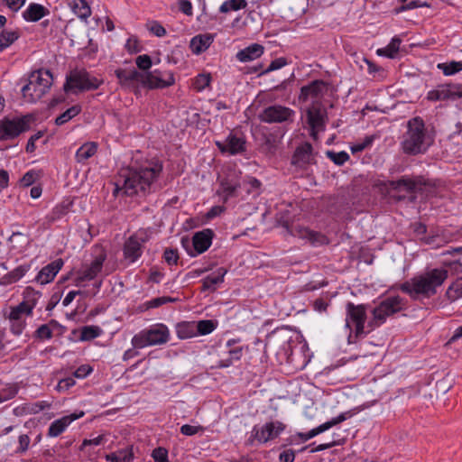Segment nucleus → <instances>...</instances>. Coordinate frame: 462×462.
<instances>
[{
	"label": "nucleus",
	"instance_id": "nucleus-1",
	"mask_svg": "<svg viewBox=\"0 0 462 462\" xmlns=\"http://www.w3.org/2000/svg\"><path fill=\"white\" fill-rule=\"evenodd\" d=\"M162 171V162H152L148 166L133 168L128 167L120 171V178L123 179L125 194L127 196L146 195L155 191V180ZM121 189L116 184L114 194L116 195Z\"/></svg>",
	"mask_w": 462,
	"mask_h": 462
},
{
	"label": "nucleus",
	"instance_id": "nucleus-2",
	"mask_svg": "<svg viewBox=\"0 0 462 462\" xmlns=\"http://www.w3.org/2000/svg\"><path fill=\"white\" fill-rule=\"evenodd\" d=\"M115 75L123 88L133 91L135 95L140 94V87L150 89L164 88L174 84V78L171 73L163 75L160 70L154 69L149 72H139L131 65L128 68H118Z\"/></svg>",
	"mask_w": 462,
	"mask_h": 462
},
{
	"label": "nucleus",
	"instance_id": "nucleus-3",
	"mask_svg": "<svg viewBox=\"0 0 462 462\" xmlns=\"http://www.w3.org/2000/svg\"><path fill=\"white\" fill-rule=\"evenodd\" d=\"M448 273L446 269L434 268L414 276L401 285V290L416 300L419 296L430 298L436 294L437 288L447 280Z\"/></svg>",
	"mask_w": 462,
	"mask_h": 462
},
{
	"label": "nucleus",
	"instance_id": "nucleus-4",
	"mask_svg": "<svg viewBox=\"0 0 462 462\" xmlns=\"http://www.w3.org/2000/svg\"><path fill=\"white\" fill-rule=\"evenodd\" d=\"M407 132L402 141V149L407 154H418L424 152L430 145L426 135V129L423 120L416 116L409 120Z\"/></svg>",
	"mask_w": 462,
	"mask_h": 462
},
{
	"label": "nucleus",
	"instance_id": "nucleus-5",
	"mask_svg": "<svg viewBox=\"0 0 462 462\" xmlns=\"http://www.w3.org/2000/svg\"><path fill=\"white\" fill-rule=\"evenodd\" d=\"M52 84V76L49 70L32 71L28 83L23 87L22 93L26 101L33 103L41 99Z\"/></svg>",
	"mask_w": 462,
	"mask_h": 462
},
{
	"label": "nucleus",
	"instance_id": "nucleus-6",
	"mask_svg": "<svg viewBox=\"0 0 462 462\" xmlns=\"http://www.w3.org/2000/svg\"><path fill=\"white\" fill-rule=\"evenodd\" d=\"M102 80L92 76L84 69H76L66 77L63 86L65 92L77 93L78 91H88L98 88Z\"/></svg>",
	"mask_w": 462,
	"mask_h": 462
},
{
	"label": "nucleus",
	"instance_id": "nucleus-7",
	"mask_svg": "<svg viewBox=\"0 0 462 462\" xmlns=\"http://www.w3.org/2000/svg\"><path fill=\"white\" fill-rule=\"evenodd\" d=\"M170 331L163 324H156L148 329H143L132 338L134 348H143L149 346L162 345L168 342Z\"/></svg>",
	"mask_w": 462,
	"mask_h": 462
},
{
	"label": "nucleus",
	"instance_id": "nucleus-8",
	"mask_svg": "<svg viewBox=\"0 0 462 462\" xmlns=\"http://www.w3.org/2000/svg\"><path fill=\"white\" fill-rule=\"evenodd\" d=\"M405 308V300L400 296H390L382 300L372 311L373 319L368 326L371 330L383 324L388 317L400 312Z\"/></svg>",
	"mask_w": 462,
	"mask_h": 462
},
{
	"label": "nucleus",
	"instance_id": "nucleus-9",
	"mask_svg": "<svg viewBox=\"0 0 462 462\" xmlns=\"http://www.w3.org/2000/svg\"><path fill=\"white\" fill-rule=\"evenodd\" d=\"M32 116H24L21 118H4L0 121V139L9 140L17 137L20 134L30 128Z\"/></svg>",
	"mask_w": 462,
	"mask_h": 462
},
{
	"label": "nucleus",
	"instance_id": "nucleus-10",
	"mask_svg": "<svg viewBox=\"0 0 462 462\" xmlns=\"http://www.w3.org/2000/svg\"><path fill=\"white\" fill-rule=\"evenodd\" d=\"M24 300L15 307H12L9 313V319H26L32 316V310L36 306V302L40 298V292L34 291L31 287H27L23 292Z\"/></svg>",
	"mask_w": 462,
	"mask_h": 462
},
{
	"label": "nucleus",
	"instance_id": "nucleus-11",
	"mask_svg": "<svg viewBox=\"0 0 462 462\" xmlns=\"http://www.w3.org/2000/svg\"><path fill=\"white\" fill-rule=\"evenodd\" d=\"M94 259L87 264L79 273L76 278V285H80L85 281H90L97 277L101 272L103 263L106 259V250L101 246H96L94 249Z\"/></svg>",
	"mask_w": 462,
	"mask_h": 462
},
{
	"label": "nucleus",
	"instance_id": "nucleus-12",
	"mask_svg": "<svg viewBox=\"0 0 462 462\" xmlns=\"http://www.w3.org/2000/svg\"><path fill=\"white\" fill-rule=\"evenodd\" d=\"M286 429V425L280 420H272L262 426H254L252 437L259 443H266L277 439Z\"/></svg>",
	"mask_w": 462,
	"mask_h": 462
},
{
	"label": "nucleus",
	"instance_id": "nucleus-13",
	"mask_svg": "<svg viewBox=\"0 0 462 462\" xmlns=\"http://www.w3.org/2000/svg\"><path fill=\"white\" fill-rule=\"evenodd\" d=\"M213 233H194L191 241L188 237L181 238L182 246L190 256L206 252L212 244Z\"/></svg>",
	"mask_w": 462,
	"mask_h": 462
},
{
	"label": "nucleus",
	"instance_id": "nucleus-14",
	"mask_svg": "<svg viewBox=\"0 0 462 462\" xmlns=\"http://www.w3.org/2000/svg\"><path fill=\"white\" fill-rule=\"evenodd\" d=\"M346 327L350 328V322L355 325L356 336L359 337L365 333V323L366 320V306L364 304L355 305L347 302L346 305Z\"/></svg>",
	"mask_w": 462,
	"mask_h": 462
},
{
	"label": "nucleus",
	"instance_id": "nucleus-15",
	"mask_svg": "<svg viewBox=\"0 0 462 462\" xmlns=\"http://www.w3.org/2000/svg\"><path fill=\"white\" fill-rule=\"evenodd\" d=\"M425 183L420 179H413L408 177H402L397 180H390L388 187L394 190H405L411 195L408 199L410 202H414L416 199V193H421L424 189Z\"/></svg>",
	"mask_w": 462,
	"mask_h": 462
},
{
	"label": "nucleus",
	"instance_id": "nucleus-16",
	"mask_svg": "<svg viewBox=\"0 0 462 462\" xmlns=\"http://www.w3.org/2000/svg\"><path fill=\"white\" fill-rule=\"evenodd\" d=\"M294 112L289 107L274 105L264 108L259 118L269 124L282 123L290 120Z\"/></svg>",
	"mask_w": 462,
	"mask_h": 462
},
{
	"label": "nucleus",
	"instance_id": "nucleus-17",
	"mask_svg": "<svg viewBox=\"0 0 462 462\" xmlns=\"http://www.w3.org/2000/svg\"><path fill=\"white\" fill-rule=\"evenodd\" d=\"M351 416H352V414L350 411L343 412V413L339 414L338 416L332 418L330 420L318 426L317 428L312 429L311 430H310L308 432L298 433V437L301 440L307 441V440L314 438L315 436L329 430L330 428L345 421L346 419L350 418Z\"/></svg>",
	"mask_w": 462,
	"mask_h": 462
},
{
	"label": "nucleus",
	"instance_id": "nucleus-18",
	"mask_svg": "<svg viewBox=\"0 0 462 462\" xmlns=\"http://www.w3.org/2000/svg\"><path fill=\"white\" fill-rule=\"evenodd\" d=\"M145 239H139L136 235L131 236L125 243L124 257L130 263H134L143 254V244Z\"/></svg>",
	"mask_w": 462,
	"mask_h": 462
},
{
	"label": "nucleus",
	"instance_id": "nucleus-19",
	"mask_svg": "<svg viewBox=\"0 0 462 462\" xmlns=\"http://www.w3.org/2000/svg\"><path fill=\"white\" fill-rule=\"evenodd\" d=\"M312 150V145L310 143H305L299 146L294 152L291 163L300 168H305L307 165L314 163Z\"/></svg>",
	"mask_w": 462,
	"mask_h": 462
},
{
	"label": "nucleus",
	"instance_id": "nucleus-20",
	"mask_svg": "<svg viewBox=\"0 0 462 462\" xmlns=\"http://www.w3.org/2000/svg\"><path fill=\"white\" fill-rule=\"evenodd\" d=\"M308 124L312 130V135L315 136V131H321L325 126L326 112L319 106H312L307 111Z\"/></svg>",
	"mask_w": 462,
	"mask_h": 462
},
{
	"label": "nucleus",
	"instance_id": "nucleus-21",
	"mask_svg": "<svg viewBox=\"0 0 462 462\" xmlns=\"http://www.w3.org/2000/svg\"><path fill=\"white\" fill-rule=\"evenodd\" d=\"M63 260L59 258L44 266L37 274L36 281L41 284H47L52 282L63 266Z\"/></svg>",
	"mask_w": 462,
	"mask_h": 462
},
{
	"label": "nucleus",
	"instance_id": "nucleus-22",
	"mask_svg": "<svg viewBox=\"0 0 462 462\" xmlns=\"http://www.w3.org/2000/svg\"><path fill=\"white\" fill-rule=\"evenodd\" d=\"M83 415L84 412L81 411L79 414L72 413L54 420L49 427L48 436L52 438L58 437L73 420L82 417Z\"/></svg>",
	"mask_w": 462,
	"mask_h": 462
},
{
	"label": "nucleus",
	"instance_id": "nucleus-23",
	"mask_svg": "<svg viewBox=\"0 0 462 462\" xmlns=\"http://www.w3.org/2000/svg\"><path fill=\"white\" fill-rule=\"evenodd\" d=\"M245 143L244 139L232 134L223 143L217 142V145L222 152H228L231 154L243 152L245 150Z\"/></svg>",
	"mask_w": 462,
	"mask_h": 462
},
{
	"label": "nucleus",
	"instance_id": "nucleus-24",
	"mask_svg": "<svg viewBox=\"0 0 462 462\" xmlns=\"http://www.w3.org/2000/svg\"><path fill=\"white\" fill-rule=\"evenodd\" d=\"M328 90L327 84L323 80H314L300 89V97L307 99L309 97H318Z\"/></svg>",
	"mask_w": 462,
	"mask_h": 462
},
{
	"label": "nucleus",
	"instance_id": "nucleus-25",
	"mask_svg": "<svg viewBox=\"0 0 462 462\" xmlns=\"http://www.w3.org/2000/svg\"><path fill=\"white\" fill-rule=\"evenodd\" d=\"M49 10L43 5L36 3L29 5L28 8L23 13V17L28 22H38L42 17L49 14Z\"/></svg>",
	"mask_w": 462,
	"mask_h": 462
},
{
	"label": "nucleus",
	"instance_id": "nucleus-26",
	"mask_svg": "<svg viewBox=\"0 0 462 462\" xmlns=\"http://www.w3.org/2000/svg\"><path fill=\"white\" fill-rule=\"evenodd\" d=\"M227 270L221 267L217 270V274H210L202 280V291H216V285L224 282Z\"/></svg>",
	"mask_w": 462,
	"mask_h": 462
},
{
	"label": "nucleus",
	"instance_id": "nucleus-27",
	"mask_svg": "<svg viewBox=\"0 0 462 462\" xmlns=\"http://www.w3.org/2000/svg\"><path fill=\"white\" fill-rule=\"evenodd\" d=\"M441 100H456L462 97V85L446 84L439 86Z\"/></svg>",
	"mask_w": 462,
	"mask_h": 462
},
{
	"label": "nucleus",
	"instance_id": "nucleus-28",
	"mask_svg": "<svg viewBox=\"0 0 462 462\" xmlns=\"http://www.w3.org/2000/svg\"><path fill=\"white\" fill-rule=\"evenodd\" d=\"M263 53V47L261 44L254 43L237 52L236 58L242 62H246L259 58Z\"/></svg>",
	"mask_w": 462,
	"mask_h": 462
},
{
	"label": "nucleus",
	"instance_id": "nucleus-29",
	"mask_svg": "<svg viewBox=\"0 0 462 462\" xmlns=\"http://www.w3.org/2000/svg\"><path fill=\"white\" fill-rule=\"evenodd\" d=\"M213 42L211 34H199L193 37L190 41V48L195 54H200L205 51Z\"/></svg>",
	"mask_w": 462,
	"mask_h": 462
},
{
	"label": "nucleus",
	"instance_id": "nucleus-30",
	"mask_svg": "<svg viewBox=\"0 0 462 462\" xmlns=\"http://www.w3.org/2000/svg\"><path fill=\"white\" fill-rule=\"evenodd\" d=\"M97 150V144L94 142L86 143L79 147L76 152V160L78 162H84L92 157Z\"/></svg>",
	"mask_w": 462,
	"mask_h": 462
},
{
	"label": "nucleus",
	"instance_id": "nucleus-31",
	"mask_svg": "<svg viewBox=\"0 0 462 462\" xmlns=\"http://www.w3.org/2000/svg\"><path fill=\"white\" fill-rule=\"evenodd\" d=\"M177 336L181 339L190 338L197 336L196 322H181L176 328Z\"/></svg>",
	"mask_w": 462,
	"mask_h": 462
},
{
	"label": "nucleus",
	"instance_id": "nucleus-32",
	"mask_svg": "<svg viewBox=\"0 0 462 462\" xmlns=\"http://www.w3.org/2000/svg\"><path fill=\"white\" fill-rule=\"evenodd\" d=\"M447 298L450 301H455L462 298V276L457 277L448 288L446 291Z\"/></svg>",
	"mask_w": 462,
	"mask_h": 462
},
{
	"label": "nucleus",
	"instance_id": "nucleus-33",
	"mask_svg": "<svg viewBox=\"0 0 462 462\" xmlns=\"http://www.w3.org/2000/svg\"><path fill=\"white\" fill-rule=\"evenodd\" d=\"M402 41L400 38L394 37L391 42L384 48L378 49L377 54L379 56H385L388 58H394L400 49Z\"/></svg>",
	"mask_w": 462,
	"mask_h": 462
},
{
	"label": "nucleus",
	"instance_id": "nucleus-34",
	"mask_svg": "<svg viewBox=\"0 0 462 462\" xmlns=\"http://www.w3.org/2000/svg\"><path fill=\"white\" fill-rule=\"evenodd\" d=\"M133 457L134 454L131 448H123L106 456V459L113 462H130Z\"/></svg>",
	"mask_w": 462,
	"mask_h": 462
},
{
	"label": "nucleus",
	"instance_id": "nucleus-35",
	"mask_svg": "<svg viewBox=\"0 0 462 462\" xmlns=\"http://www.w3.org/2000/svg\"><path fill=\"white\" fill-rule=\"evenodd\" d=\"M80 106H72L55 119V124L57 125H62L65 123L69 122L73 117H75L76 116H78L80 113Z\"/></svg>",
	"mask_w": 462,
	"mask_h": 462
},
{
	"label": "nucleus",
	"instance_id": "nucleus-36",
	"mask_svg": "<svg viewBox=\"0 0 462 462\" xmlns=\"http://www.w3.org/2000/svg\"><path fill=\"white\" fill-rule=\"evenodd\" d=\"M462 252V247H457L452 250V253ZM444 264L448 266L450 272L457 277L462 276V254L451 262H444Z\"/></svg>",
	"mask_w": 462,
	"mask_h": 462
},
{
	"label": "nucleus",
	"instance_id": "nucleus-37",
	"mask_svg": "<svg viewBox=\"0 0 462 462\" xmlns=\"http://www.w3.org/2000/svg\"><path fill=\"white\" fill-rule=\"evenodd\" d=\"M246 5L245 0H227L221 5L219 11L220 13L226 14L230 11H238L245 8Z\"/></svg>",
	"mask_w": 462,
	"mask_h": 462
},
{
	"label": "nucleus",
	"instance_id": "nucleus-38",
	"mask_svg": "<svg viewBox=\"0 0 462 462\" xmlns=\"http://www.w3.org/2000/svg\"><path fill=\"white\" fill-rule=\"evenodd\" d=\"M19 38V33L15 31H2L0 32V51L9 47Z\"/></svg>",
	"mask_w": 462,
	"mask_h": 462
},
{
	"label": "nucleus",
	"instance_id": "nucleus-39",
	"mask_svg": "<svg viewBox=\"0 0 462 462\" xmlns=\"http://www.w3.org/2000/svg\"><path fill=\"white\" fill-rule=\"evenodd\" d=\"M243 354L242 347H236L229 351V357L226 359H222L217 365L218 368H225L232 365L234 361H238L241 359Z\"/></svg>",
	"mask_w": 462,
	"mask_h": 462
},
{
	"label": "nucleus",
	"instance_id": "nucleus-40",
	"mask_svg": "<svg viewBox=\"0 0 462 462\" xmlns=\"http://www.w3.org/2000/svg\"><path fill=\"white\" fill-rule=\"evenodd\" d=\"M74 13L81 19L86 20L91 14V9L86 0H75L73 5Z\"/></svg>",
	"mask_w": 462,
	"mask_h": 462
},
{
	"label": "nucleus",
	"instance_id": "nucleus-41",
	"mask_svg": "<svg viewBox=\"0 0 462 462\" xmlns=\"http://www.w3.org/2000/svg\"><path fill=\"white\" fill-rule=\"evenodd\" d=\"M101 333L102 329L97 326H86L81 328L80 339L88 341L99 337Z\"/></svg>",
	"mask_w": 462,
	"mask_h": 462
},
{
	"label": "nucleus",
	"instance_id": "nucleus-42",
	"mask_svg": "<svg viewBox=\"0 0 462 462\" xmlns=\"http://www.w3.org/2000/svg\"><path fill=\"white\" fill-rule=\"evenodd\" d=\"M302 239H305L312 245H321L328 243V237L324 233H303Z\"/></svg>",
	"mask_w": 462,
	"mask_h": 462
},
{
	"label": "nucleus",
	"instance_id": "nucleus-43",
	"mask_svg": "<svg viewBox=\"0 0 462 462\" xmlns=\"http://www.w3.org/2000/svg\"><path fill=\"white\" fill-rule=\"evenodd\" d=\"M216 328V324L211 319L199 320L196 323V333L200 335H208Z\"/></svg>",
	"mask_w": 462,
	"mask_h": 462
},
{
	"label": "nucleus",
	"instance_id": "nucleus-44",
	"mask_svg": "<svg viewBox=\"0 0 462 462\" xmlns=\"http://www.w3.org/2000/svg\"><path fill=\"white\" fill-rule=\"evenodd\" d=\"M420 239L432 247H439L442 239L439 233H419Z\"/></svg>",
	"mask_w": 462,
	"mask_h": 462
},
{
	"label": "nucleus",
	"instance_id": "nucleus-45",
	"mask_svg": "<svg viewBox=\"0 0 462 462\" xmlns=\"http://www.w3.org/2000/svg\"><path fill=\"white\" fill-rule=\"evenodd\" d=\"M438 67L442 69L445 75H453L462 70V61H451L447 64H439Z\"/></svg>",
	"mask_w": 462,
	"mask_h": 462
},
{
	"label": "nucleus",
	"instance_id": "nucleus-46",
	"mask_svg": "<svg viewBox=\"0 0 462 462\" xmlns=\"http://www.w3.org/2000/svg\"><path fill=\"white\" fill-rule=\"evenodd\" d=\"M327 156L337 165H343L349 160V155L346 152H335L333 151H328Z\"/></svg>",
	"mask_w": 462,
	"mask_h": 462
},
{
	"label": "nucleus",
	"instance_id": "nucleus-47",
	"mask_svg": "<svg viewBox=\"0 0 462 462\" xmlns=\"http://www.w3.org/2000/svg\"><path fill=\"white\" fill-rule=\"evenodd\" d=\"M137 68L142 70L141 72H148L147 70L152 67V59L147 54L139 55L135 60Z\"/></svg>",
	"mask_w": 462,
	"mask_h": 462
},
{
	"label": "nucleus",
	"instance_id": "nucleus-48",
	"mask_svg": "<svg viewBox=\"0 0 462 462\" xmlns=\"http://www.w3.org/2000/svg\"><path fill=\"white\" fill-rule=\"evenodd\" d=\"M211 76L210 74H199L193 82V87L198 91L203 90L206 87H208L210 83Z\"/></svg>",
	"mask_w": 462,
	"mask_h": 462
},
{
	"label": "nucleus",
	"instance_id": "nucleus-49",
	"mask_svg": "<svg viewBox=\"0 0 462 462\" xmlns=\"http://www.w3.org/2000/svg\"><path fill=\"white\" fill-rule=\"evenodd\" d=\"M220 186L223 189V192L226 194L225 199H226L228 197L234 196L236 189L240 188L239 183H231L227 180H221Z\"/></svg>",
	"mask_w": 462,
	"mask_h": 462
},
{
	"label": "nucleus",
	"instance_id": "nucleus-50",
	"mask_svg": "<svg viewBox=\"0 0 462 462\" xmlns=\"http://www.w3.org/2000/svg\"><path fill=\"white\" fill-rule=\"evenodd\" d=\"M163 258L169 265L177 264L179 253L177 249L166 248L163 253Z\"/></svg>",
	"mask_w": 462,
	"mask_h": 462
},
{
	"label": "nucleus",
	"instance_id": "nucleus-51",
	"mask_svg": "<svg viewBox=\"0 0 462 462\" xmlns=\"http://www.w3.org/2000/svg\"><path fill=\"white\" fill-rule=\"evenodd\" d=\"M11 322V331L14 335H21L25 328L26 321L24 319H9Z\"/></svg>",
	"mask_w": 462,
	"mask_h": 462
},
{
	"label": "nucleus",
	"instance_id": "nucleus-52",
	"mask_svg": "<svg viewBox=\"0 0 462 462\" xmlns=\"http://www.w3.org/2000/svg\"><path fill=\"white\" fill-rule=\"evenodd\" d=\"M52 330L47 324L41 325L35 331V336L39 339H50L52 337Z\"/></svg>",
	"mask_w": 462,
	"mask_h": 462
},
{
	"label": "nucleus",
	"instance_id": "nucleus-53",
	"mask_svg": "<svg viewBox=\"0 0 462 462\" xmlns=\"http://www.w3.org/2000/svg\"><path fill=\"white\" fill-rule=\"evenodd\" d=\"M152 457L155 462H169L168 451L164 448H157L152 451Z\"/></svg>",
	"mask_w": 462,
	"mask_h": 462
},
{
	"label": "nucleus",
	"instance_id": "nucleus-54",
	"mask_svg": "<svg viewBox=\"0 0 462 462\" xmlns=\"http://www.w3.org/2000/svg\"><path fill=\"white\" fill-rule=\"evenodd\" d=\"M202 430L203 428L201 426H192L185 424L180 427V432L185 436H193Z\"/></svg>",
	"mask_w": 462,
	"mask_h": 462
},
{
	"label": "nucleus",
	"instance_id": "nucleus-55",
	"mask_svg": "<svg viewBox=\"0 0 462 462\" xmlns=\"http://www.w3.org/2000/svg\"><path fill=\"white\" fill-rule=\"evenodd\" d=\"M287 64L285 58H278L273 60L268 68L264 70L265 73L282 68Z\"/></svg>",
	"mask_w": 462,
	"mask_h": 462
},
{
	"label": "nucleus",
	"instance_id": "nucleus-56",
	"mask_svg": "<svg viewBox=\"0 0 462 462\" xmlns=\"http://www.w3.org/2000/svg\"><path fill=\"white\" fill-rule=\"evenodd\" d=\"M36 173L33 171L26 172L20 180V182L24 187H29L35 182Z\"/></svg>",
	"mask_w": 462,
	"mask_h": 462
},
{
	"label": "nucleus",
	"instance_id": "nucleus-57",
	"mask_svg": "<svg viewBox=\"0 0 462 462\" xmlns=\"http://www.w3.org/2000/svg\"><path fill=\"white\" fill-rule=\"evenodd\" d=\"M295 459V451L288 448L279 455V462H293Z\"/></svg>",
	"mask_w": 462,
	"mask_h": 462
},
{
	"label": "nucleus",
	"instance_id": "nucleus-58",
	"mask_svg": "<svg viewBox=\"0 0 462 462\" xmlns=\"http://www.w3.org/2000/svg\"><path fill=\"white\" fill-rule=\"evenodd\" d=\"M26 0H3V3L14 12H17Z\"/></svg>",
	"mask_w": 462,
	"mask_h": 462
},
{
	"label": "nucleus",
	"instance_id": "nucleus-59",
	"mask_svg": "<svg viewBox=\"0 0 462 462\" xmlns=\"http://www.w3.org/2000/svg\"><path fill=\"white\" fill-rule=\"evenodd\" d=\"M30 438L26 434H23L19 437V447L17 451L20 453H24L30 445Z\"/></svg>",
	"mask_w": 462,
	"mask_h": 462
},
{
	"label": "nucleus",
	"instance_id": "nucleus-60",
	"mask_svg": "<svg viewBox=\"0 0 462 462\" xmlns=\"http://www.w3.org/2000/svg\"><path fill=\"white\" fill-rule=\"evenodd\" d=\"M75 384V380L71 377L62 379L57 385L58 391H67Z\"/></svg>",
	"mask_w": 462,
	"mask_h": 462
},
{
	"label": "nucleus",
	"instance_id": "nucleus-61",
	"mask_svg": "<svg viewBox=\"0 0 462 462\" xmlns=\"http://www.w3.org/2000/svg\"><path fill=\"white\" fill-rule=\"evenodd\" d=\"M428 6V5L426 3L424 4H420L419 1H411L410 3L406 4V5H401L399 8H396V13H401V12H403V11H406V10H411V9H414V8H417V7H420V6Z\"/></svg>",
	"mask_w": 462,
	"mask_h": 462
},
{
	"label": "nucleus",
	"instance_id": "nucleus-62",
	"mask_svg": "<svg viewBox=\"0 0 462 462\" xmlns=\"http://www.w3.org/2000/svg\"><path fill=\"white\" fill-rule=\"evenodd\" d=\"M150 31L157 37H163L164 35H166L165 28L158 22H153L150 28Z\"/></svg>",
	"mask_w": 462,
	"mask_h": 462
},
{
	"label": "nucleus",
	"instance_id": "nucleus-63",
	"mask_svg": "<svg viewBox=\"0 0 462 462\" xmlns=\"http://www.w3.org/2000/svg\"><path fill=\"white\" fill-rule=\"evenodd\" d=\"M103 440H104L103 435H98L96 438L89 439H86L83 440L80 449L82 450L85 447L90 446V445L98 446L103 442Z\"/></svg>",
	"mask_w": 462,
	"mask_h": 462
},
{
	"label": "nucleus",
	"instance_id": "nucleus-64",
	"mask_svg": "<svg viewBox=\"0 0 462 462\" xmlns=\"http://www.w3.org/2000/svg\"><path fill=\"white\" fill-rule=\"evenodd\" d=\"M92 371V368L89 365H80L74 373V375L78 378H84L88 374H89Z\"/></svg>",
	"mask_w": 462,
	"mask_h": 462
}]
</instances>
